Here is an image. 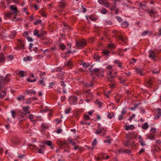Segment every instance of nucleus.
<instances>
[{"mask_svg":"<svg viewBox=\"0 0 161 161\" xmlns=\"http://www.w3.org/2000/svg\"><path fill=\"white\" fill-rule=\"evenodd\" d=\"M39 33V31L36 29H35L33 32V35L35 36H37L38 34Z\"/></svg>","mask_w":161,"mask_h":161,"instance_id":"45","label":"nucleus"},{"mask_svg":"<svg viewBox=\"0 0 161 161\" xmlns=\"http://www.w3.org/2000/svg\"><path fill=\"white\" fill-rule=\"evenodd\" d=\"M149 33V31H145L141 34V35L142 36H144L148 34Z\"/></svg>","mask_w":161,"mask_h":161,"instance_id":"46","label":"nucleus"},{"mask_svg":"<svg viewBox=\"0 0 161 161\" xmlns=\"http://www.w3.org/2000/svg\"><path fill=\"white\" fill-rule=\"evenodd\" d=\"M108 75H109L111 78H114L116 77L117 76V75L116 72H115L114 73H113V74H112V73H111V74Z\"/></svg>","mask_w":161,"mask_h":161,"instance_id":"31","label":"nucleus"},{"mask_svg":"<svg viewBox=\"0 0 161 161\" xmlns=\"http://www.w3.org/2000/svg\"><path fill=\"white\" fill-rule=\"evenodd\" d=\"M156 111H157V114H159L161 115V109L160 108H158L156 110Z\"/></svg>","mask_w":161,"mask_h":161,"instance_id":"62","label":"nucleus"},{"mask_svg":"<svg viewBox=\"0 0 161 161\" xmlns=\"http://www.w3.org/2000/svg\"><path fill=\"white\" fill-rule=\"evenodd\" d=\"M32 58L31 57L27 56L23 58V60L25 62L27 61H31L32 60Z\"/></svg>","mask_w":161,"mask_h":161,"instance_id":"21","label":"nucleus"},{"mask_svg":"<svg viewBox=\"0 0 161 161\" xmlns=\"http://www.w3.org/2000/svg\"><path fill=\"white\" fill-rule=\"evenodd\" d=\"M29 118L32 121L34 119V115L32 114H30L29 116Z\"/></svg>","mask_w":161,"mask_h":161,"instance_id":"57","label":"nucleus"},{"mask_svg":"<svg viewBox=\"0 0 161 161\" xmlns=\"http://www.w3.org/2000/svg\"><path fill=\"white\" fill-rule=\"evenodd\" d=\"M66 65L69 68H72L73 66L72 62L70 60L68 61L66 63Z\"/></svg>","mask_w":161,"mask_h":161,"instance_id":"22","label":"nucleus"},{"mask_svg":"<svg viewBox=\"0 0 161 161\" xmlns=\"http://www.w3.org/2000/svg\"><path fill=\"white\" fill-rule=\"evenodd\" d=\"M5 59V58L2 53L0 54V63L3 62Z\"/></svg>","mask_w":161,"mask_h":161,"instance_id":"25","label":"nucleus"},{"mask_svg":"<svg viewBox=\"0 0 161 161\" xmlns=\"http://www.w3.org/2000/svg\"><path fill=\"white\" fill-rule=\"evenodd\" d=\"M74 149L75 150H80L81 149V147H80L78 146H76L75 145H74Z\"/></svg>","mask_w":161,"mask_h":161,"instance_id":"48","label":"nucleus"},{"mask_svg":"<svg viewBox=\"0 0 161 161\" xmlns=\"http://www.w3.org/2000/svg\"><path fill=\"white\" fill-rule=\"evenodd\" d=\"M69 103L71 105L75 104L77 101V97L71 96L69 99Z\"/></svg>","mask_w":161,"mask_h":161,"instance_id":"9","label":"nucleus"},{"mask_svg":"<svg viewBox=\"0 0 161 161\" xmlns=\"http://www.w3.org/2000/svg\"><path fill=\"white\" fill-rule=\"evenodd\" d=\"M13 14L10 12L6 13L4 14V19H7L8 18H10L13 16Z\"/></svg>","mask_w":161,"mask_h":161,"instance_id":"12","label":"nucleus"},{"mask_svg":"<svg viewBox=\"0 0 161 161\" xmlns=\"http://www.w3.org/2000/svg\"><path fill=\"white\" fill-rule=\"evenodd\" d=\"M84 116V118L86 120H88L90 119V117L88 115H85Z\"/></svg>","mask_w":161,"mask_h":161,"instance_id":"58","label":"nucleus"},{"mask_svg":"<svg viewBox=\"0 0 161 161\" xmlns=\"http://www.w3.org/2000/svg\"><path fill=\"white\" fill-rule=\"evenodd\" d=\"M121 26L122 27L126 28L129 25V23L127 22H123L121 23Z\"/></svg>","mask_w":161,"mask_h":161,"instance_id":"28","label":"nucleus"},{"mask_svg":"<svg viewBox=\"0 0 161 161\" xmlns=\"http://www.w3.org/2000/svg\"><path fill=\"white\" fill-rule=\"evenodd\" d=\"M23 36L26 38L29 36V33L28 31H25L24 32L23 34Z\"/></svg>","mask_w":161,"mask_h":161,"instance_id":"49","label":"nucleus"},{"mask_svg":"<svg viewBox=\"0 0 161 161\" xmlns=\"http://www.w3.org/2000/svg\"><path fill=\"white\" fill-rule=\"evenodd\" d=\"M42 42L45 45H48L50 43V41L48 39L47 40L46 42L45 41H43Z\"/></svg>","mask_w":161,"mask_h":161,"instance_id":"52","label":"nucleus"},{"mask_svg":"<svg viewBox=\"0 0 161 161\" xmlns=\"http://www.w3.org/2000/svg\"><path fill=\"white\" fill-rule=\"evenodd\" d=\"M59 7L61 8H63L67 6V3L66 0H61L58 3Z\"/></svg>","mask_w":161,"mask_h":161,"instance_id":"10","label":"nucleus"},{"mask_svg":"<svg viewBox=\"0 0 161 161\" xmlns=\"http://www.w3.org/2000/svg\"><path fill=\"white\" fill-rule=\"evenodd\" d=\"M125 38L123 37V36L119 35L118 36V39L120 40L122 42H125Z\"/></svg>","mask_w":161,"mask_h":161,"instance_id":"43","label":"nucleus"},{"mask_svg":"<svg viewBox=\"0 0 161 161\" xmlns=\"http://www.w3.org/2000/svg\"><path fill=\"white\" fill-rule=\"evenodd\" d=\"M16 35V32L13 31L11 32L9 35V37L10 39H13Z\"/></svg>","mask_w":161,"mask_h":161,"instance_id":"15","label":"nucleus"},{"mask_svg":"<svg viewBox=\"0 0 161 161\" xmlns=\"http://www.w3.org/2000/svg\"><path fill=\"white\" fill-rule=\"evenodd\" d=\"M116 19L118 20V21L120 22L122 21V19L119 16H117L116 18Z\"/></svg>","mask_w":161,"mask_h":161,"instance_id":"63","label":"nucleus"},{"mask_svg":"<svg viewBox=\"0 0 161 161\" xmlns=\"http://www.w3.org/2000/svg\"><path fill=\"white\" fill-rule=\"evenodd\" d=\"M86 41L85 40L78 41L76 42V45L79 48H82L83 46H86Z\"/></svg>","mask_w":161,"mask_h":161,"instance_id":"5","label":"nucleus"},{"mask_svg":"<svg viewBox=\"0 0 161 161\" xmlns=\"http://www.w3.org/2000/svg\"><path fill=\"white\" fill-rule=\"evenodd\" d=\"M97 128V131L95 132L96 134H99L102 136H103L106 134V130L104 128L101 127L100 124H98Z\"/></svg>","mask_w":161,"mask_h":161,"instance_id":"3","label":"nucleus"},{"mask_svg":"<svg viewBox=\"0 0 161 161\" xmlns=\"http://www.w3.org/2000/svg\"><path fill=\"white\" fill-rule=\"evenodd\" d=\"M17 14H13V17L12 18V20L13 21H18L20 19V17L19 16H17Z\"/></svg>","mask_w":161,"mask_h":161,"instance_id":"16","label":"nucleus"},{"mask_svg":"<svg viewBox=\"0 0 161 161\" xmlns=\"http://www.w3.org/2000/svg\"><path fill=\"white\" fill-rule=\"evenodd\" d=\"M136 71L137 74H140L141 76L143 75L142 71L141 69H136Z\"/></svg>","mask_w":161,"mask_h":161,"instance_id":"34","label":"nucleus"},{"mask_svg":"<svg viewBox=\"0 0 161 161\" xmlns=\"http://www.w3.org/2000/svg\"><path fill=\"white\" fill-rule=\"evenodd\" d=\"M25 97L22 95H20L19 97H17V99L19 101H21L24 99Z\"/></svg>","mask_w":161,"mask_h":161,"instance_id":"35","label":"nucleus"},{"mask_svg":"<svg viewBox=\"0 0 161 161\" xmlns=\"http://www.w3.org/2000/svg\"><path fill=\"white\" fill-rule=\"evenodd\" d=\"M31 93H33L34 95H35L36 94V92L34 90H29L27 91L26 92V93L27 94H30Z\"/></svg>","mask_w":161,"mask_h":161,"instance_id":"27","label":"nucleus"},{"mask_svg":"<svg viewBox=\"0 0 161 161\" xmlns=\"http://www.w3.org/2000/svg\"><path fill=\"white\" fill-rule=\"evenodd\" d=\"M101 156L102 158V159H107L109 158V156L107 154L105 153H102L101 154Z\"/></svg>","mask_w":161,"mask_h":161,"instance_id":"14","label":"nucleus"},{"mask_svg":"<svg viewBox=\"0 0 161 161\" xmlns=\"http://www.w3.org/2000/svg\"><path fill=\"white\" fill-rule=\"evenodd\" d=\"M44 78L42 79V80H40L39 81V83L42 85V86H45V84L44 83Z\"/></svg>","mask_w":161,"mask_h":161,"instance_id":"47","label":"nucleus"},{"mask_svg":"<svg viewBox=\"0 0 161 161\" xmlns=\"http://www.w3.org/2000/svg\"><path fill=\"white\" fill-rule=\"evenodd\" d=\"M150 131L153 133H155L156 132V129L155 128H152Z\"/></svg>","mask_w":161,"mask_h":161,"instance_id":"61","label":"nucleus"},{"mask_svg":"<svg viewBox=\"0 0 161 161\" xmlns=\"http://www.w3.org/2000/svg\"><path fill=\"white\" fill-rule=\"evenodd\" d=\"M145 152V149L143 148L141 149L139 151L138 153L140 155L141 154Z\"/></svg>","mask_w":161,"mask_h":161,"instance_id":"55","label":"nucleus"},{"mask_svg":"<svg viewBox=\"0 0 161 161\" xmlns=\"http://www.w3.org/2000/svg\"><path fill=\"white\" fill-rule=\"evenodd\" d=\"M102 53L105 55H108L109 53V52L108 50L104 49L102 51Z\"/></svg>","mask_w":161,"mask_h":161,"instance_id":"36","label":"nucleus"},{"mask_svg":"<svg viewBox=\"0 0 161 161\" xmlns=\"http://www.w3.org/2000/svg\"><path fill=\"white\" fill-rule=\"evenodd\" d=\"M127 112V107H125L122 108V111L121 112V114L123 115L125 114Z\"/></svg>","mask_w":161,"mask_h":161,"instance_id":"29","label":"nucleus"},{"mask_svg":"<svg viewBox=\"0 0 161 161\" xmlns=\"http://www.w3.org/2000/svg\"><path fill=\"white\" fill-rule=\"evenodd\" d=\"M86 95L87 97H89L92 96V94L90 92L89 90H86Z\"/></svg>","mask_w":161,"mask_h":161,"instance_id":"41","label":"nucleus"},{"mask_svg":"<svg viewBox=\"0 0 161 161\" xmlns=\"http://www.w3.org/2000/svg\"><path fill=\"white\" fill-rule=\"evenodd\" d=\"M25 48V43L23 40L21 38L18 39L17 46L15 47V49L17 50H19Z\"/></svg>","mask_w":161,"mask_h":161,"instance_id":"2","label":"nucleus"},{"mask_svg":"<svg viewBox=\"0 0 161 161\" xmlns=\"http://www.w3.org/2000/svg\"><path fill=\"white\" fill-rule=\"evenodd\" d=\"M89 69L90 70V71L91 72V73L93 74H95L98 76L99 75L102 76L103 75L104 71L102 69H93V70H91V69Z\"/></svg>","mask_w":161,"mask_h":161,"instance_id":"4","label":"nucleus"},{"mask_svg":"<svg viewBox=\"0 0 161 161\" xmlns=\"http://www.w3.org/2000/svg\"><path fill=\"white\" fill-rule=\"evenodd\" d=\"M116 46L113 43H110L108 45V47L110 49L115 48Z\"/></svg>","mask_w":161,"mask_h":161,"instance_id":"26","label":"nucleus"},{"mask_svg":"<svg viewBox=\"0 0 161 161\" xmlns=\"http://www.w3.org/2000/svg\"><path fill=\"white\" fill-rule=\"evenodd\" d=\"M149 125L147 122H145L142 125V129L144 130H146L149 128Z\"/></svg>","mask_w":161,"mask_h":161,"instance_id":"17","label":"nucleus"},{"mask_svg":"<svg viewBox=\"0 0 161 161\" xmlns=\"http://www.w3.org/2000/svg\"><path fill=\"white\" fill-rule=\"evenodd\" d=\"M69 142L71 143L72 144V146H74V145H75V142H73L72 139H69Z\"/></svg>","mask_w":161,"mask_h":161,"instance_id":"59","label":"nucleus"},{"mask_svg":"<svg viewBox=\"0 0 161 161\" xmlns=\"http://www.w3.org/2000/svg\"><path fill=\"white\" fill-rule=\"evenodd\" d=\"M9 9L10 12L14 14H17L18 11L17 7L15 5H11L9 7Z\"/></svg>","mask_w":161,"mask_h":161,"instance_id":"6","label":"nucleus"},{"mask_svg":"<svg viewBox=\"0 0 161 161\" xmlns=\"http://www.w3.org/2000/svg\"><path fill=\"white\" fill-rule=\"evenodd\" d=\"M114 114L113 113H108L107 117L110 119H111L114 117Z\"/></svg>","mask_w":161,"mask_h":161,"instance_id":"32","label":"nucleus"},{"mask_svg":"<svg viewBox=\"0 0 161 161\" xmlns=\"http://www.w3.org/2000/svg\"><path fill=\"white\" fill-rule=\"evenodd\" d=\"M114 63L115 64H118V66L119 67L121 68L122 67L121 63L119 60H114Z\"/></svg>","mask_w":161,"mask_h":161,"instance_id":"19","label":"nucleus"},{"mask_svg":"<svg viewBox=\"0 0 161 161\" xmlns=\"http://www.w3.org/2000/svg\"><path fill=\"white\" fill-rule=\"evenodd\" d=\"M11 115L14 119L15 118V115L16 114V112L14 110H11Z\"/></svg>","mask_w":161,"mask_h":161,"instance_id":"42","label":"nucleus"},{"mask_svg":"<svg viewBox=\"0 0 161 161\" xmlns=\"http://www.w3.org/2000/svg\"><path fill=\"white\" fill-rule=\"evenodd\" d=\"M161 116V115L159 114H157L154 117V119H158L160 118V117Z\"/></svg>","mask_w":161,"mask_h":161,"instance_id":"53","label":"nucleus"},{"mask_svg":"<svg viewBox=\"0 0 161 161\" xmlns=\"http://www.w3.org/2000/svg\"><path fill=\"white\" fill-rule=\"evenodd\" d=\"M101 12L103 14H106L108 12L107 10L104 8H103L100 10Z\"/></svg>","mask_w":161,"mask_h":161,"instance_id":"30","label":"nucleus"},{"mask_svg":"<svg viewBox=\"0 0 161 161\" xmlns=\"http://www.w3.org/2000/svg\"><path fill=\"white\" fill-rule=\"evenodd\" d=\"M103 5H104L106 8H108L110 6V4L109 2L106 0H105L103 2Z\"/></svg>","mask_w":161,"mask_h":161,"instance_id":"24","label":"nucleus"},{"mask_svg":"<svg viewBox=\"0 0 161 161\" xmlns=\"http://www.w3.org/2000/svg\"><path fill=\"white\" fill-rule=\"evenodd\" d=\"M81 65H82L84 68H86L89 66L90 64L88 63L83 62L82 63Z\"/></svg>","mask_w":161,"mask_h":161,"instance_id":"33","label":"nucleus"},{"mask_svg":"<svg viewBox=\"0 0 161 161\" xmlns=\"http://www.w3.org/2000/svg\"><path fill=\"white\" fill-rule=\"evenodd\" d=\"M55 84V83L54 82H50V83H49V86H48L49 88H53V87L54 85Z\"/></svg>","mask_w":161,"mask_h":161,"instance_id":"44","label":"nucleus"},{"mask_svg":"<svg viewBox=\"0 0 161 161\" xmlns=\"http://www.w3.org/2000/svg\"><path fill=\"white\" fill-rule=\"evenodd\" d=\"M71 110V108H69L65 110V113L66 114L69 113Z\"/></svg>","mask_w":161,"mask_h":161,"instance_id":"56","label":"nucleus"},{"mask_svg":"<svg viewBox=\"0 0 161 161\" xmlns=\"http://www.w3.org/2000/svg\"><path fill=\"white\" fill-rule=\"evenodd\" d=\"M149 57L153 59H154L156 56V54L152 50H150L149 51Z\"/></svg>","mask_w":161,"mask_h":161,"instance_id":"11","label":"nucleus"},{"mask_svg":"<svg viewBox=\"0 0 161 161\" xmlns=\"http://www.w3.org/2000/svg\"><path fill=\"white\" fill-rule=\"evenodd\" d=\"M18 75H20L21 77H23L25 76L24 71L22 70L20 71L18 73Z\"/></svg>","mask_w":161,"mask_h":161,"instance_id":"39","label":"nucleus"},{"mask_svg":"<svg viewBox=\"0 0 161 161\" xmlns=\"http://www.w3.org/2000/svg\"><path fill=\"white\" fill-rule=\"evenodd\" d=\"M27 80L28 82H33L36 81V79H35L33 80H31L29 78H28L27 79Z\"/></svg>","mask_w":161,"mask_h":161,"instance_id":"50","label":"nucleus"},{"mask_svg":"<svg viewBox=\"0 0 161 161\" xmlns=\"http://www.w3.org/2000/svg\"><path fill=\"white\" fill-rule=\"evenodd\" d=\"M146 11L151 16H152L154 14V12L153 10L149 9H147L146 10Z\"/></svg>","mask_w":161,"mask_h":161,"instance_id":"23","label":"nucleus"},{"mask_svg":"<svg viewBox=\"0 0 161 161\" xmlns=\"http://www.w3.org/2000/svg\"><path fill=\"white\" fill-rule=\"evenodd\" d=\"M134 126L133 125H130L129 126H126L125 127V130H132L134 129Z\"/></svg>","mask_w":161,"mask_h":161,"instance_id":"20","label":"nucleus"},{"mask_svg":"<svg viewBox=\"0 0 161 161\" xmlns=\"http://www.w3.org/2000/svg\"><path fill=\"white\" fill-rule=\"evenodd\" d=\"M147 138L150 140H155V139L154 136L151 135H149L147 136Z\"/></svg>","mask_w":161,"mask_h":161,"instance_id":"40","label":"nucleus"},{"mask_svg":"<svg viewBox=\"0 0 161 161\" xmlns=\"http://www.w3.org/2000/svg\"><path fill=\"white\" fill-rule=\"evenodd\" d=\"M112 141V139L111 138L108 139V140H104V143H108L109 144H110L111 143V141Z\"/></svg>","mask_w":161,"mask_h":161,"instance_id":"51","label":"nucleus"},{"mask_svg":"<svg viewBox=\"0 0 161 161\" xmlns=\"http://www.w3.org/2000/svg\"><path fill=\"white\" fill-rule=\"evenodd\" d=\"M42 143H45L47 145L51 147V148L53 149V147L52 145V142L51 141L49 140H46L44 142H42Z\"/></svg>","mask_w":161,"mask_h":161,"instance_id":"13","label":"nucleus"},{"mask_svg":"<svg viewBox=\"0 0 161 161\" xmlns=\"http://www.w3.org/2000/svg\"><path fill=\"white\" fill-rule=\"evenodd\" d=\"M34 147L35 149L37 150L38 153L40 154H43L44 151V148L45 147V145H40L39 146L40 148H37L36 146H35Z\"/></svg>","mask_w":161,"mask_h":161,"instance_id":"8","label":"nucleus"},{"mask_svg":"<svg viewBox=\"0 0 161 161\" xmlns=\"http://www.w3.org/2000/svg\"><path fill=\"white\" fill-rule=\"evenodd\" d=\"M123 118H124L123 115L121 114L120 115H119V116L118 119L119 120H123Z\"/></svg>","mask_w":161,"mask_h":161,"instance_id":"54","label":"nucleus"},{"mask_svg":"<svg viewBox=\"0 0 161 161\" xmlns=\"http://www.w3.org/2000/svg\"><path fill=\"white\" fill-rule=\"evenodd\" d=\"M42 20L41 19H37L34 23V25H38L39 24H41Z\"/></svg>","mask_w":161,"mask_h":161,"instance_id":"38","label":"nucleus"},{"mask_svg":"<svg viewBox=\"0 0 161 161\" xmlns=\"http://www.w3.org/2000/svg\"><path fill=\"white\" fill-rule=\"evenodd\" d=\"M30 107L28 106L26 107H22V110H20V112L23 114L26 115L27 114H30V111L29 110Z\"/></svg>","mask_w":161,"mask_h":161,"instance_id":"7","label":"nucleus"},{"mask_svg":"<svg viewBox=\"0 0 161 161\" xmlns=\"http://www.w3.org/2000/svg\"><path fill=\"white\" fill-rule=\"evenodd\" d=\"M10 77L9 74H7L5 77L0 76V98H3L6 95L5 86L10 81Z\"/></svg>","mask_w":161,"mask_h":161,"instance_id":"1","label":"nucleus"},{"mask_svg":"<svg viewBox=\"0 0 161 161\" xmlns=\"http://www.w3.org/2000/svg\"><path fill=\"white\" fill-rule=\"evenodd\" d=\"M107 68L108 69V75H110L111 74V73L113 72V70L112 69V67L111 65H109L107 66Z\"/></svg>","mask_w":161,"mask_h":161,"instance_id":"18","label":"nucleus"},{"mask_svg":"<svg viewBox=\"0 0 161 161\" xmlns=\"http://www.w3.org/2000/svg\"><path fill=\"white\" fill-rule=\"evenodd\" d=\"M152 85V83L151 82V80H149L147 82V86H151V85Z\"/></svg>","mask_w":161,"mask_h":161,"instance_id":"60","label":"nucleus"},{"mask_svg":"<svg viewBox=\"0 0 161 161\" xmlns=\"http://www.w3.org/2000/svg\"><path fill=\"white\" fill-rule=\"evenodd\" d=\"M59 47L62 50H64L66 48V46L65 45L63 44H60L59 45Z\"/></svg>","mask_w":161,"mask_h":161,"instance_id":"37","label":"nucleus"},{"mask_svg":"<svg viewBox=\"0 0 161 161\" xmlns=\"http://www.w3.org/2000/svg\"><path fill=\"white\" fill-rule=\"evenodd\" d=\"M43 36L42 35V34L41 33H39L37 35V36L41 39L43 37Z\"/></svg>","mask_w":161,"mask_h":161,"instance_id":"64","label":"nucleus"}]
</instances>
